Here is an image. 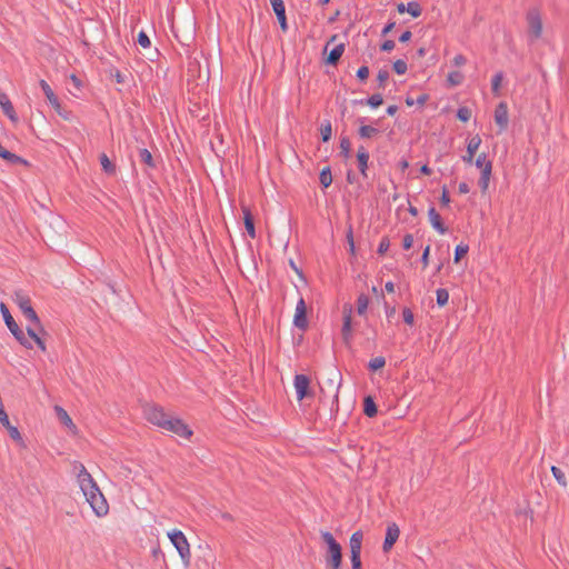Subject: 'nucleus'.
Listing matches in <instances>:
<instances>
[{
  "instance_id": "nucleus-4",
  "label": "nucleus",
  "mask_w": 569,
  "mask_h": 569,
  "mask_svg": "<svg viewBox=\"0 0 569 569\" xmlns=\"http://www.w3.org/2000/svg\"><path fill=\"white\" fill-rule=\"evenodd\" d=\"M528 33L531 40H537L542 34V19L538 8H531L526 14Z\"/></svg>"
},
{
  "instance_id": "nucleus-32",
  "label": "nucleus",
  "mask_w": 569,
  "mask_h": 569,
  "mask_svg": "<svg viewBox=\"0 0 569 569\" xmlns=\"http://www.w3.org/2000/svg\"><path fill=\"white\" fill-rule=\"evenodd\" d=\"M369 158H370L369 154H367V156H362V153L357 154L358 169L363 178H368L367 171L369 168V166H368Z\"/></svg>"
},
{
  "instance_id": "nucleus-45",
  "label": "nucleus",
  "mask_w": 569,
  "mask_h": 569,
  "mask_svg": "<svg viewBox=\"0 0 569 569\" xmlns=\"http://www.w3.org/2000/svg\"><path fill=\"white\" fill-rule=\"evenodd\" d=\"M475 164L478 169L481 170V172L483 171V168H486V164H492V162L490 160L487 159V154L485 152L480 153L476 161H475Z\"/></svg>"
},
{
  "instance_id": "nucleus-54",
  "label": "nucleus",
  "mask_w": 569,
  "mask_h": 569,
  "mask_svg": "<svg viewBox=\"0 0 569 569\" xmlns=\"http://www.w3.org/2000/svg\"><path fill=\"white\" fill-rule=\"evenodd\" d=\"M413 244V237L410 233L405 234L402 239V248L409 250Z\"/></svg>"
},
{
  "instance_id": "nucleus-10",
  "label": "nucleus",
  "mask_w": 569,
  "mask_h": 569,
  "mask_svg": "<svg viewBox=\"0 0 569 569\" xmlns=\"http://www.w3.org/2000/svg\"><path fill=\"white\" fill-rule=\"evenodd\" d=\"M163 429L171 431L182 438H189L192 436V431L181 419L173 418L171 416L169 420L164 422Z\"/></svg>"
},
{
  "instance_id": "nucleus-15",
  "label": "nucleus",
  "mask_w": 569,
  "mask_h": 569,
  "mask_svg": "<svg viewBox=\"0 0 569 569\" xmlns=\"http://www.w3.org/2000/svg\"><path fill=\"white\" fill-rule=\"evenodd\" d=\"M399 536L400 530L396 523H391L387 527L386 537L382 545V549L385 552H388L393 547Z\"/></svg>"
},
{
  "instance_id": "nucleus-5",
  "label": "nucleus",
  "mask_w": 569,
  "mask_h": 569,
  "mask_svg": "<svg viewBox=\"0 0 569 569\" xmlns=\"http://www.w3.org/2000/svg\"><path fill=\"white\" fill-rule=\"evenodd\" d=\"M168 537L178 550L181 559L184 561V563L188 565L190 561L191 552L189 542L183 532L180 530H173L172 532L168 533Z\"/></svg>"
},
{
  "instance_id": "nucleus-60",
  "label": "nucleus",
  "mask_w": 569,
  "mask_h": 569,
  "mask_svg": "<svg viewBox=\"0 0 569 569\" xmlns=\"http://www.w3.org/2000/svg\"><path fill=\"white\" fill-rule=\"evenodd\" d=\"M411 37H412L411 31L407 30V31L402 32V34L399 37V41L402 43L408 42L411 39Z\"/></svg>"
},
{
  "instance_id": "nucleus-44",
  "label": "nucleus",
  "mask_w": 569,
  "mask_h": 569,
  "mask_svg": "<svg viewBox=\"0 0 569 569\" xmlns=\"http://www.w3.org/2000/svg\"><path fill=\"white\" fill-rule=\"evenodd\" d=\"M551 472L553 475V477L556 478V480L561 485V486H566V477H565V472L556 467V466H552L551 467Z\"/></svg>"
},
{
  "instance_id": "nucleus-43",
  "label": "nucleus",
  "mask_w": 569,
  "mask_h": 569,
  "mask_svg": "<svg viewBox=\"0 0 569 569\" xmlns=\"http://www.w3.org/2000/svg\"><path fill=\"white\" fill-rule=\"evenodd\" d=\"M395 72L397 74H405L407 72V62L402 59H398L393 62V66H392Z\"/></svg>"
},
{
  "instance_id": "nucleus-13",
  "label": "nucleus",
  "mask_w": 569,
  "mask_h": 569,
  "mask_svg": "<svg viewBox=\"0 0 569 569\" xmlns=\"http://www.w3.org/2000/svg\"><path fill=\"white\" fill-rule=\"evenodd\" d=\"M87 501L90 503L92 510L98 517H102L108 513L109 506L101 492H97L93 497L91 496Z\"/></svg>"
},
{
  "instance_id": "nucleus-53",
  "label": "nucleus",
  "mask_w": 569,
  "mask_h": 569,
  "mask_svg": "<svg viewBox=\"0 0 569 569\" xmlns=\"http://www.w3.org/2000/svg\"><path fill=\"white\" fill-rule=\"evenodd\" d=\"M369 77V68L367 66H362L357 70V78L360 81H366Z\"/></svg>"
},
{
  "instance_id": "nucleus-38",
  "label": "nucleus",
  "mask_w": 569,
  "mask_h": 569,
  "mask_svg": "<svg viewBox=\"0 0 569 569\" xmlns=\"http://www.w3.org/2000/svg\"><path fill=\"white\" fill-rule=\"evenodd\" d=\"M386 366V359L385 357H376V358H372L369 363H368V369L370 371H377V370H380L382 369L383 367Z\"/></svg>"
},
{
  "instance_id": "nucleus-36",
  "label": "nucleus",
  "mask_w": 569,
  "mask_h": 569,
  "mask_svg": "<svg viewBox=\"0 0 569 569\" xmlns=\"http://www.w3.org/2000/svg\"><path fill=\"white\" fill-rule=\"evenodd\" d=\"M56 411H57V416L58 418L60 419V421L68 426V427H76L74 423L72 422V419L70 418V416L68 415V412L61 408V407H56Z\"/></svg>"
},
{
  "instance_id": "nucleus-34",
  "label": "nucleus",
  "mask_w": 569,
  "mask_h": 569,
  "mask_svg": "<svg viewBox=\"0 0 569 569\" xmlns=\"http://www.w3.org/2000/svg\"><path fill=\"white\" fill-rule=\"evenodd\" d=\"M369 305V297L365 293H361L357 298V312L362 316L366 313Z\"/></svg>"
},
{
  "instance_id": "nucleus-58",
  "label": "nucleus",
  "mask_w": 569,
  "mask_h": 569,
  "mask_svg": "<svg viewBox=\"0 0 569 569\" xmlns=\"http://www.w3.org/2000/svg\"><path fill=\"white\" fill-rule=\"evenodd\" d=\"M467 59L465 56L462 54H457L455 58H453V64L457 66V67H460V66H463L466 63Z\"/></svg>"
},
{
  "instance_id": "nucleus-7",
  "label": "nucleus",
  "mask_w": 569,
  "mask_h": 569,
  "mask_svg": "<svg viewBox=\"0 0 569 569\" xmlns=\"http://www.w3.org/2000/svg\"><path fill=\"white\" fill-rule=\"evenodd\" d=\"M144 416L147 420L163 429V425L169 420L170 415L164 412L163 408L157 405H148L144 408Z\"/></svg>"
},
{
  "instance_id": "nucleus-55",
  "label": "nucleus",
  "mask_w": 569,
  "mask_h": 569,
  "mask_svg": "<svg viewBox=\"0 0 569 569\" xmlns=\"http://www.w3.org/2000/svg\"><path fill=\"white\" fill-rule=\"evenodd\" d=\"M347 241H348V244H349L350 253L355 254L356 250H355V241H353V234H352L351 227L349 228V231L347 233Z\"/></svg>"
},
{
  "instance_id": "nucleus-62",
  "label": "nucleus",
  "mask_w": 569,
  "mask_h": 569,
  "mask_svg": "<svg viewBox=\"0 0 569 569\" xmlns=\"http://www.w3.org/2000/svg\"><path fill=\"white\" fill-rule=\"evenodd\" d=\"M395 26H396V22H393V21L387 23L385 26V28L382 29L381 36L388 34L395 28Z\"/></svg>"
},
{
  "instance_id": "nucleus-47",
  "label": "nucleus",
  "mask_w": 569,
  "mask_h": 569,
  "mask_svg": "<svg viewBox=\"0 0 569 569\" xmlns=\"http://www.w3.org/2000/svg\"><path fill=\"white\" fill-rule=\"evenodd\" d=\"M469 250V247L466 244H458L455 249V262H459L461 258H463Z\"/></svg>"
},
{
  "instance_id": "nucleus-48",
  "label": "nucleus",
  "mask_w": 569,
  "mask_h": 569,
  "mask_svg": "<svg viewBox=\"0 0 569 569\" xmlns=\"http://www.w3.org/2000/svg\"><path fill=\"white\" fill-rule=\"evenodd\" d=\"M137 41L142 48H149L151 46L150 39L144 31L138 33Z\"/></svg>"
},
{
  "instance_id": "nucleus-6",
  "label": "nucleus",
  "mask_w": 569,
  "mask_h": 569,
  "mask_svg": "<svg viewBox=\"0 0 569 569\" xmlns=\"http://www.w3.org/2000/svg\"><path fill=\"white\" fill-rule=\"evenodd\" d=\"M78 481L80 483V488L86 497V499H90L91 496H96L97 492H101L97 483L94 482L91 475L87 471V469L81 465L80 472L78 475Z\"/></svg>"
},
{
  "instance_id": "nucleus-56",
  "label": "nucleus",
  "mask_w": 569,
  "mask_h": 569,
  "mask_svg": "<svg viewBox=\"0 0 569 569\" xmlns=\"http://www.w3.org/2000/svg\"><path fill=\"white\" fill-rule=\"evenodd\" d=\"M395 46H396V43H395V41H393V40H386V41L381 44L380 49H381V51L389 52V51H391V50H393V49H395Z\"/></svg>"
},
{
  "instance_id": "nucleus-61",
  "label": "nucleus",
  "mask_w": 569,
  "mask_h": 569,
  "mask_svg": "<svg viewBox=\"0 0 569 569\" xmlns=\"http://www.w3.org/2000/svg\"><path fill=\"white\" fill-rule=\"evenodd\" d=\"M385 308H386V316H387V318L388 319L392 318L395 316V313H396V308L388 306L387 302L385 303Z\"/></svg>"
},
{
  "instance_id": "nucleus-41",
  "label": "nucleus",
  "mask_w": 569,
  "mask_h": 569,
  "mask_svg": "<svg viewBox=\"0 0 569 569\" xmlns=\"http://www.w3.org/2000/svg\"><path fill=\"white\" fill-rule=\"evenodd\" d=\"M436 295H437L438 306L443 307L448 303L449 292L446 289H443V288L438 289L436 291Z\"/></svg>"
},
{
  "instance_id": "nucleus-11",
  "label": "nucleus",
  "mask_w": 569,
  "mask_h": 569,
  "mask_svg": "<svg viewBox=\"0 0 569 569\" xmlns=\"http://www.w3.org/2000/svg\"><path fill=\"white\" fill-rule=\"evenodd\" d=\"M363 533L361 530L353 532L350 537V560L351 563H361V546Z\"/></svg>"
},
{
  "instance_id": "nucleus-23",
  "label": "nucleus",
  "mask_w": 569,
  "mask_h": 569,
  "mask_svg": "<svg viewBox=\"0 0 569 569\" xmlns=\"http://www.w3.org/2000/svg\"><path fill=\"white\" fill-rule=\"evenodd\" d=\"M28 336L36 342V345L42 350L46 351V342L43 336H48V333H42L38 327H27Z\"/></svg>"
},
{
  "instance_id": "nucleus-24",
  "label": "nucleus",
  "mask_w": 569,
  "mask_h": 569,
  "mask_svg": "<svg viewBox=\"0 0 569 569\" xmlns=\"http://www.w3.org/2000/svg\"><path fill=\"white\" fill-rule=\"evenodd\" d=\"M343 52H345V44L343 43L337 44L329 52V54H328V57L326 59V62L328 64H330V66H337L338 62L340 61L341 56L343 54Z\"/></svg>"
},
{
  "instance_id": "nucleus-49",
  "label": "nucleus",
  "mask_w": 569,
  "mask_h": 569,
  "mask_svg": "<svg viewBox=\"0 0 569 569\" xmlns=\"http://www.w3.org/2000/svg\"><path fill=\"white\" fill-rule=\"evenodd\" d=\"M402 318L403 321L409 326H412L415 322V316L410 308L406 307L402 309Z\"/></svg>"
},
{
  "instance_id": "nucleus-12",
  "label": "nucleus",
  "mask_w": 569,
  "mask_h": 569,
  "mask_svg": "<svg viewBox=\"0 0 569 569\" xmlns=\"http://www.w3.org/2000/svg\"><path fill=\"white\" fill-rule=\"evenodd\" d=\"M293 325L302 331L307 330L308 328L307 306L302 298H300L297 303Z\"/></svg>"
},
{
  "instance_id": "nucleus-31",
  "label": "nucleus",
  "mask_w": 569,
  "mask_h": 569,
  "mask_svg": "<svg viewBox=\"0 0 569 569\" xmlns=\"http://www.w3.org/2000/svg\"><path fill=\"white\" fill-rule=\"evenodd\" d=\"M320 184L328 188L332 183V174L330 167H325L319 174Z\"/></svg>"
},
{
  "instance_id": "nucleus-16",
  "label": "nucleus",
  "mask_w": 569,
  "mask_h": 569,
  "mask_svg": "<svg viewBox=\"0 0 569 569\" xmlns=\"http://www.w3.org/2000/svg\"><path fill=\"white\" fill-rule=\"evenodd\" d=\"M341 335L345 343L349 345L352 339V327H351V307L345 306L343 308V325Z\"/></svg>"
},
{
  "instance_id": "nucleus-29",
  "label": "nucleus",
  "mask_w": 569,
  "mask_h": 569,
  "mask_svg": "<svg viewBox=\"0 0 569 569\" xmlns=\"http://www.w3.org/2000/svg\"><path fill=\"white\" fill-rule=\"evenodd\" d=\"M379 129L369 126V124H362L358 129V134L361 139H371L379 134Z\"/></svg>"
},
{
  "instance_id": "nucleus-28",
  "label": "nucleus",
  "mask_w": 569,
  "mask_h": 569,
  "mask_svg": "<svg viewBox=\"0 0 569 569\" xmlns=\"http://www.w3.org/2000/svg\"><path fill=\"white\" fill-rule=\"evenodd\" d=\"M0 157L3 159V160H7L8 162L12 163V164H28V161L24 160L23 158L10 152L9 150L2 148L1 151H0Z\"/></svg>"
},
{
  "instance_id": "nucleus-40",
  "label": "nucleus",
  "mask_w": 569,
  "mask_h": 569,
  "mask_svg": "<svg viewBox=\"0 0 569 569\" xmlns=\"http://www.w3.org/2000/svg\"><path fill=\"white\" fill-rule=\"evenodd\" d=\"M321 139L323 142H328L332 136V127L330 121H326L321 124L320 128Z\"/></svg>"
},
{
  "instance_id": "nucleus-33",
  "label": "nucleus",
  "mask_w": 569,
  "mask_h": 569,
  "mask_svg": "<svg viewBox=\"0 0 569 569\" xmlns=\"http://www.w3.org/2000/svg\"><path fill=\"white\" fill-rule=\"evenodd\" d=\"M358 103L368 104L371 108H378L383 103V98L380 93H375L366 100H360Z\"/></svg>"
},
{
  "instance_id": "nucleus-50",
  "label": "nucleus",
  "mask_w": 569,
  "mask_h": 569,
  "mask_svg": "<svg viewBox=\"0 0 569 569\" xmlns=\"http://www.w3.org/2000/svg\"><path fill=\"white\" fill-rule=\"evenodd\" d=\"M389 79V71L386 69L379 70L377 74V80L379 82V88L383 89L386 81Z\"/></svg>"
},
{
  "instance_id": "nucleus-2",
  "label": "nucleus",
  "mask_w": 569,
  "mask_h": 569,
  "mask_svg": "<svg viewBox=\"0 0 569 569\" xmlns=\"http://www.w3.org/2000/svg\"><path fill=\"white\" fill-rule=\"evenodd\" d=\"M0 311L2 313L4 323L7 325L10 332L13 335V337L19 341V343L28 349L32 348V343L29 341V339L26 337L24 332L16 320L13 319L12 315L9 311V308L4 302L0 303Z\"/></svg>"
},
{
  "instance_id": "nucleus-17",
  "label": "nucleus",
  "mask_w": 569,
  "mask_h": 569,
  "mask_svg": "<svg viewBox=\"0 0 569 569\" xmlns=\"http://www.w3.org/2000/svg\"><path fill=\"white\" fill-rule=\"evenodd\" d=\"M272 9L277 16L280 28L283 32L288 30L287 17H286V7L282 0H270Z\"/></svg>"
},
{
  "instance_id": "nucleus-9",
  "label": "nucleus",
  "mask_w": 569,
  "mask_h": 569,
  "mask_svg": "<svg viewBox=\"0 0 569 569\" xmlns=\"http://www.w3.org/2000/svg\"><path fill=\"white\" fill-rule=\"evenodd\" d=\"M40 87L50 102V104L53 107V109L58 112L59 116H61L64 120H68L70 118V111H67L60 103L58 97L54 94L53 90L49 86V83L46 80H40Z\"/></svg>"
},
{
  "instance_id": "nucleus-35",
  "label": "nucleus",
  "mask_w": 569,
  "mask_h": 569,
  "mask_svg": "<svg viewBox=\"0 0 569 569\" xmlns=\"http://www.w3.org/2000/svg\"><path fill=\"white\" fill-rule=\"evenodd\" d=\"M340 156L345 159L350 157L351 151V141L348 137L340 138Z\"/></svg>"
},
{
  "instance_id": "nucleus-39",
  "label": "nucleus",
  "mask_w": 569,
  "mask_h": 569,
  "mask_svg": "<svg viewBox=\"0 0 569 569\" xmlns=\"http://www.w3.org/2000/svg\"><path fill=\"white\" fill-rule=\"evenodd\" d=\"M503 79L502 72H497L491 80V90L495 96H499L500 93V86Z\"/></svg>"
},
{
  "instance_id": "nucleus-8",
  "label": "nucleus",
  "mask_w": 569,
  "mask_h": 569,
  "mask_svg": "<svg viewBox=\"0 0 569 569\" xmlns=\"http://www.w3.org/2000/svg\"><path fill=\"white\" fill-rule=\"evenodd\" d=\"M310 378L307 375L298 373L295 376L293 385L299 401L306 398H312L315 396L310 388Z\"/></svg>"
},
{
  "instance_id": "nucleus-25",
  "label": "nucleus",
  "mask_w": 569,
  "mask_h": 569,
  "mask_svg": "<svg viewBox=\"0 0 569 569\" xmlns=\"http://www.w3.org/2000/svg\"><path fill=\"white\" fill-rule=\"evenodd\" d=\"M491 172L492 164H486V168H483V171L481 172L480 178L478 180V184L482 193H485L488 190Z\"/></svg>"
},
{
  "instance_id": "nucleus-22",
  "label": "nucleus",
  "mask_w": 569,
  "mask_h": 569,
  "mask_svg": "<svg viewBox=\"0 0 569 569\" xmlns=\"http://www.w3.org/2000/svg\"><path fill=\"white\" fill-rule=\"evenodd\" d=\"M242 213H243V222L246 230L251 239H254L257 237L256 234V228H254V219L250 211V209L246 206H242Z\"/></svg>"
},
{
  "instance_id": "nucleus-18",
  "label": "nucleus",
  "mask_w": 569,
  "mask_h": 569,
  "mask_svg": "<svg viewBox=\"0 0 569 569\" xmlns=\"http://www.w3.org/2000/svg\"><path fill=\"white\" fill-rule=\"evenodd\" d=\"M0 423L8 430L11 439L14 441H21L22 437L17 427L12 426L9 420V416L4 409H0Z\"/></svg>"
},
{
  "instance_id": "nucleus-14",
  "label": "nucleus",
  "mask_w": 569,
  "mask_h": 569,
  "mask_svg": "<svg viewBox=\"0 0 569 569\" xmlns=\"http://www.w3.org/2000/svg\"><path fill=\"white\" fill-rule=\"evenodd\" d=\"M495 121L500 128V132L508 128L509 116L506 102H500L495 109Z\"/></svg>"
},
{
  "instance_id": "nucleus-27",
  "label": "nucleus",
  "mask_w": 569,
  "mask_h": 569,
  "mask_svg": "<svg viewBox=\"0 0 569 569\" xmlns=\"http://www.w3.org/2000/svg\"><path fill=\"white\" fill-rule=\"evenodd\" d=\"M100 164L102 167V170L109 174L114 176L117 172L116 164L109 159V157L106 153H101L99 156Z\"/></svg>"
},
{
  "instance_id": "nucleus-51",
  "label": "nucleus",
  "mask_w": 569,
  "mask_h": 569,
  "mask_svg": "<svg viewBox=\"0 0 569 569\" xmlns=\"http://www.w3.org/2000/svg\"><path fill=\"white\" fill-rule=\"evenodd\" d=\"M389 247H390L389 238H388V237H383V238L381 239V241H380L379 246H378V250H377V252H378L379 254H385V253L388 251Z\"/></svg>"
},
{
  "instance_id": "nucleus-30",
  "label": "nucleus",
  "mask_w": 569,
  "mask_h": 569,
  "mask_svg": "<svg viewBox=\"0 0 569 569\" xmlns=\"http://www.w3.org/2000/svg\"><path fill=\"white\" fill-rule=\"evenodd\" d=\"M139 160L140 162L144 163L148 168H156V162L153 160V157L151 154V152L146 149V148H141L139 149Z\"/></svg>"
},
{
  "instance_id": "nucleus-52",
  "label": "nucleus",
  "mask_w": 569,
  "mask_h": 569,
  "mask_svg": "<svg viewBox=\"0 0 569 569\" xmlns=\"http://www.w3.org/2000/svg\"><path fill=\"white\" fill-rule=\"evenodd\" d=\"M440 203L443 207H447L450 203V196L446 186H443L441 190Z\"/></svg>"
},
{
  "instance_id": "nucleus-46",
  "label": "nucleus",
  "mask_w": 569,
  "mask_h": 569,
  "mask_svg": "<svg viewBox=\"0 0 569 569\" xmlns=\"http://www.w3.org/2000/svg\"><path fill=\"white\" fill-rule=\"evenodd\" d=\"M462 80H463V74L459 71H452L448 74V81L452 86L460 84L462 82Z\"/></svg>"
},
{
  "instance_id": "nucleus-26",
  "label": "nucleus",
  "mask_w": 569,
  "mask_h": 569,
  "mask_svg": "<svg viewBox=\"0 0 569 569\" xmlns=\"http://www.w3.org/2000/svg\"><path fill=\"white\" fill-rule=\"evenodd\" d=\"M363 413L369 418H372L378 413L377 405L371 396H367L363 399Z\"/></svg>"
},
{
  "instance_id": "nucleus-42",
  "label": "nucleus",
  "mask_w": 569,
  "mask_h": 569,
  "mask_svg": "<svg viewBox=\"0 0 569 569\" xmlns=\"http://www.w3.org/2000/svg\"><path fill=\"white\" fill-rule=\"evenodd\" d=\"M457 118L462 122L469 121L471 118V110L468 107H460L457 111Z\"/></svg>"
},
{
  "instance_id": "nucleus-19",
  "label": "nucleus",
  "mask_w": 569,
  "mask_h": 569,
  "mask_svg": "<svg viewBox=\"0 0 569 569\" xmlns=\"http://www.w3.org/2000/svg\"><path fill=\"white\" fill-rule=\"evenodd\" d=\"M481 144V138L479 134L473 136L467 144V153L462 157L466 163H472L475 154Z\"/></svg>"
},
{
  "instance_id": "nucleus-64",
  "label": "nucleus",
  "mask_w": 569,
  "mask_h": 569,
  "mask_svg": "<svg viewBox=\"0 0 569 569\" xmlns=\"http://www.w3.org/2000/svg\"><path fill=\"white\" fill-rule=\"evenodd\" d=\"M459 192L465 194V193H468L469 192V186L468 183L466 182H460L459 183V188H458Z\"/></svg>"
},
{
  "instance_id": "nucleus-20",
  "label": "nucleus",
  "mask_w": 569,
  "mask_h": 569,
  "mask_svg": "<svg viewBox=\"0 0 569 569\" xmlns=\"http://www.w3.org/2000/svg\"><path fill=\"white\" fill-rule=\"evenodd\" d=\"M428 216L431 226L441 234L446 233L448 231L447 227L445 226L441 216L436 210L435 207H430L428 210Z\"/></svg>"
},
{
  "instance_id": "nucleus-21",
  "label": "nucleus",
  "mask_w": 569,
  "mask_h": 569,
  "mask_svg": "<svg viewBox=\"0 0 569 569\" xmlns=\"http://www.w3.org/2000/svg\"><path fill=\"white\" fill-rule=\"evenodd\" d=\"M0 106L2 108L3 113L13 122L18 121V116L14 111V108L9 99V97L0 91Z\"/></svg>"
},
{
  "instance_id": "nucleus-59",
  "label": "nucleus",
  "mask_w": 569,
  "mask_h": 569,
  "mask_svg": "<svg viewBox=\"0 0 569 569\" xmlns=\"http://www.w3.org/2000/svg\"><path fill=\"white\" fill-rule=\"evenodd\" d=\"M217 517H220L222 520H226V521H230L232 522L233 521V517L231 513L229 512H222V511H218V513L216 515Z\"/></svg>"
},
{
  "instance_id": "nucleus-57",
  "label": "nucleus",
  "mask_w": 569,
  "mask_h": 569,
  "mask_svg": "<svg viewBox=\"0 0 569 569\" xmlns=\"http://www.w3.org/2000/svg\"><path fill=\"white\" fill-rule=\"evenodd\" d=\"M429 253H430V246H427L422 252L421 262L423 264V268H426L429 264Z\"/></svg>"
},
{
  "instance_id": "nucleus-37",
  "label": "nucleus",
  "mask_w": 569,
  "mask_h": 569,
  "mask_svg": "<svg viewBox=\"0 0 569 569\" xmlns=\"http://www.w3.org/2000/svg\"><path fill=\"white\" fill-rule=\"evenodd\" d=\"M406 10L413 18H418L422 13V8H421L420 3L417 1L408 2Z\"/></svg>"
},
{
  "instance_id": "nucleus-3",
  "label": "nucleus",
  "mask_w": 569,
  "mask_h": 569,
  "mask_svg": "<svg viewBox=\"0 0 569 569\" xmlns=\"http://www.w3.org/2000/svg\"><path fill=\"white\" fill-rule=\"evenodd\" d=\"M14 302L20 308L24 318L32 322L33 326L38 327L42 333H46L37 312L32 308L31 299L29 296L24 295L23 292H16Z\"/></svg>"
},
{
  "instance_id": "nucleus-1",
  "label": "nucleus",
  "mask_w": 569,
  "mask_h": 569,
  "mask_svg": "<svg viewBox=\"0 0 569 569\" xmlns=\"http://www.w3.org/2000/svg\"><path fill=\"white\" fill-rule=\"evenodd\" d=\"M322 540L327 543L326 563L331 569H340L342 562V548L329 531L321 532Z\"/></svg>"
},
{
  "instance_id": "nucleus-63",
  "label": "nucleus",
  "mask_w": 569,
  "mask_h": 569,
  "mask_svg": "<svg viewBox=\"0 0 569 569\" xmlns=\"http://www.w3.org/2000/svg\"><path fill=\"white\" fill-rule=\"evenodd\" d=\"M116 81L118 83H123L124 82V74L121 73L119 70H116L114 74H113Z\"/></svg>"
}]
</instances>
